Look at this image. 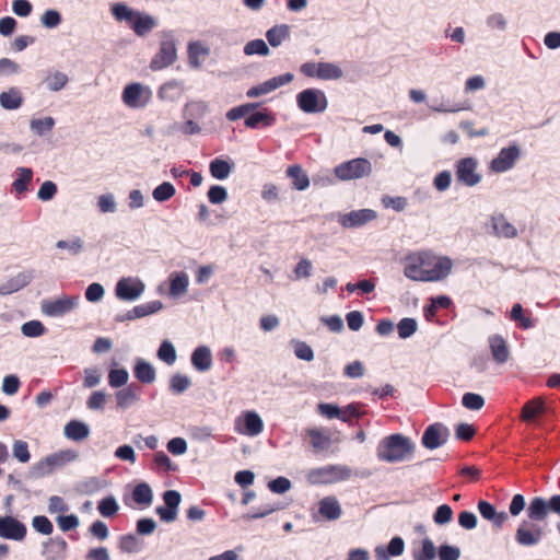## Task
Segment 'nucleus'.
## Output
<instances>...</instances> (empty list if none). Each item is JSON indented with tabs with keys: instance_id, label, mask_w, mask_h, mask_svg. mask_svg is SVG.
Returning <instances> with one entry per match:
<instances>
[{
	"instance_id": "47",
	"label": "nucleus",
	"mask_w": 560,
	"mask_h": 560,
	"mask_svg": "<svg viewBox=\"0 0 560 560\" xmlns=\"http://www.w3.org/2000/svg\"><path fill=\"white\" fill-rule=\"evenodd\" d=\"M175 195V187L168 182L159 185L152 192L156 201L163 202L171 199Z\"/></svg>"
},
{
	"instance_id": "11",
	"label": "nucleus",
	"mask_w": 560,
	"mask_h": 560,
	"mask_svg": "<svg viewBox=\"0 0 560 560\" xmlns=\"http://www.w3.org/2000/svg\"><path fill=\"white\" fill-rule=\"evenodd\" d=\"M521 156V149L512 144L500 150L499 154L491 161L490 168L495 173H504L511 170L516 160Z\"/></svg>"
},
{
	"instance_id": "23",
	"label": "nucleus",
	"mask_w": 560,
	"mask_h": 560,
	"mask_svg": "<svg viewBox=\"0 0 560 560\" xmlns=\"http://www.w3.org/2000/svg\"><path fill=\"white\" fill-rule=\"evenodd\" d=\"M31 272H20L16 276L10 278L4 283L0 284V294L8 295L25 288L32 281Z\"/></svg>"
},
{
	"instance_id": "45",
	"label": "nucleus",
	"mask_w": 560,
	"mask_h": 560,
	"mask_svg": "<svg viewBox=\"0 0 560 560\" xmlns=\"http://www.w3.org/2000/svg\"><path fill=\"white\" fill-rule=\"evenodd\" d=\"M158 357L166 364L172 365L176 360V350L170 341L164 340L159 348Z\"/></svg>"
},
{
	"instance_id": "37",
	"label": "nucleus",
	"mask_w": 560,
	"mask_h": 560,
	"mask_svg": "<svg viewBox=\"0 0 560 560\" xmlns=\"http://www.w3.org/2000/svg\"><path fill=\"white\" fill-rule=\"evenodd\" d=\"M33 178V171L28 167H19L18 177L14 179L12 186L15 192L24 194L28 190V186Z\"/></svg>"
},
{
	"instance_id": "19",
	"label": "nucleus",
	"mask_w": 560,
	"mask_h": 560,
	"mask_svg": "<svg viewBox=\"0 0 560 560\" xmlns=\"http://www.w3.org/2000/svg\"><path fill=\"white\" fill-rule=\"evenodd\" d=\"M114 18L121 22L126 21L137 35H140V13L130 10L124 3H116L112 7Z\"/></svg>"
},
{
	"instance_id": "50",
	"label": "nucleus",
	"mask_w": 560,
	"mask_h": 560,
	"mask_svg": "<svg viewBox=\"0 0 560 560\" xmlns=\"http://www.w3.org/2000/svg\"><path fill=\"white\" fill-rule=\"evenodd\" d=\"M154 465L159 470H161L163 472H170V471L177 470V465L174 464L164 452L155 453Z\"/></svg>"
},
{
	"instance_id": "4",
	"label": "nucleus",
	"mask_w": 560,
	"mask_h": 560,
	"mask_svg": "<svg viewBox=\"0 0 560 560\" xmlns=\"http://www.w3.org/2000/svg\"><path fill=\"white\" fill-rule=\"evenodd\" d=\"M352 477V469L346 465H327L312 469L307 480L313 485H329L348 480Z\"/></svg>"
},
{
	"instance_id": "14",
	"label": "nucleus",
	"mask_w": 560,
	"mask_h": 560,
	"mask_svg": "<svg viewBox=\"0 0 560 560\" xmlns=\"http://www.w3.org/2000/svg\"><path fill=\"white\" fill-rule=\"evenodd\" d=\"M450 436L448 429L442 423L429 425L422 435V445L428 450H435L446 443Z\"/></svg>"
},
{
	"instance_id": "26",
	"label": "nucleus",
	"mask_w": 560,
	"mask_h": 560,
	"mask_svg": "<svg viewBox=\"0 0 560 560\" xmlns=\"http://www.w3.org/2000/svg\"><path fill=\"white\" fill-rule=\"evenodd\" d=\"M191 364L197 371H208L212 365L210 349L207 346L197 347L191 354Z\"/></svg>"
},
{
	"instance_id": "18",
	"label": "nucleus",
	"mask_w": 560,
	"mask_h": 560,
	"mask_svg": "<svg viewBox=\"0 0 560 560\" xmlns=\"http://www.w3.org/2000/svg\"><path fill=\"white\" fill-rule=\"evenodd\" d=\"M544 536V532L539 526L530 525L527 521H523L515 533V540L521 546H535Z\"/></svg>"
},
{
	"instance_id": "28",
	"label": "nucleus",
	"mask_w": 560,
	"mask_h": 560,
	"mask_svg": "<svg viewBox=\"0 0 560 560\" xmlns=\"http://www.w3.org/2000/svg\"><path fill=\"white\" fill-rule=\"evenodd\" d=\"M545 412V404L540 397L528 400L522 408L521 420L530 422Z\"/></svg>"
},
{
	"instance_id": "24",
	"label": "nucleus",
	"mask_w": 560,
	"mask_h": 560,
	"mask_svg": "<svg viewBox=\"0 0 560 560\" xmlns=\"http://www.w3.org/2000/svg\"><path fill=\"white\" fill-rule=\"evenodd\" d=\"M489 347L491 350L492 358L497 363L503 364L508 362L510 358V351L506 341L502 336L493 335L489 337Z\"/></svg>"
},
{
	"instance_id": "43",
	"label": "nucleus",
	"mask_w": 560,
	"mask_h": 560,
	"mask_svg": "<svg viewBox=\"0 0 560 560\" xmlns=\"http://www.w3.org/2000/svg\"><path fill=\"white\" fill-rule=\"evenodd\" d=\"M122 101L126 105L137 107L140 101V83H132L125 88Z\"/></svg>"
},
{
	"instance_id": "29",
	"label": "nucleus",
	"mask_w": 560,
	"mask_h": 560,
	"mask_svg": "<svg viewBox=\"0 0 560 560\" xmlns=\"http://www.w3.org/2000/svg\"><path fill=\"white\" fill-rule=\"evenodd\" d=\"M116 295L122 301H133L140 295V284L130 279H121L116 285Z\"/></svg>"
},
{
	"instance_id": "61",
	"label": "nucleus",
	"mask_w": 560,
	"mask_h": 560,
	"mask_svg": "<svg viewBox=\"0 0 560 560\" xmlns=\"http://www.w3.org/2000/svg\"><path fill=\"white\" fill-rule=\"evenodd\" d=\"M452 517H453V510L447 504L440 505L433 515L434 522L439 525H444L446 523H450L452 521Z\"/></svg>"
},
{
	"instance_id": "60",
	"label": "nucleus",
	"mask_w": 560,
	"mask_h": 560,
	"mask_svg": "<svg viewBox=\"0 0 560 560\" xmlns=\"http://www.w3.org/2000/svg\"><path fill=\"white\" fill-rule=\"evenodd\" d=\"M382 202H383L384 207L392 208L397 212L405 210V208L408 205L407 198L401 197V196H396V197L384 196L382 199Z\"/></svg>"
},
{
	"instance_id": "57",
	"label": "nucleus",
	"mask_w": 560,
	"mask_h": 560,
	"mask_svg": "<svg viewBox=\"0 0 560 560\" xmlns=\"http://www.w3.org/2000/svg\"><path fill=\"white\" fill-rule=\"evenodd\" d=\"M436 556H439L440 560H458L460 549L456 546L441 545L436 550Z\"/></svg>"
},
{
	"instance_id": "32",
	"label": "nucleus",
	"mask_w": 560,
	"mask_h": 560,
	"mask_svg": "<svg viewBox=\"0 0 560 560\" xmlns=\"http://www.w3.org/2000/svg\"><path fill=\"white\" fill-rule=\"evenodd\" d=\"M65 435L72 441H82L90 434L89 427L79 420H71L65 425Z\"/></svg>"
},
{
	"instance_id": "39",
	"label": "nucleus",
	"mask_w": 560,
	"mask_h": 560,
	"mask_svg": "<svg viewBox=\"0 0 560 560\" xmlns=\"http://www.w3.org/2000/svg\"><path fill=\"white\" fill-rule=\"evenodd\" d=\"M290 30L285 24L277 25L267 31L266 37L272 47H278L281 43L289 37Z\"/></svg>"
},
{
	"instance_id": "33",
	"label": "nucleus",
	"mask_w": 560,
	"mask_h": 560,
	"mask_svg": "<svg viewBox=\"0 0 560 560\" xmlns=\"http://www.w3.org/2000/svg\"><path fill=\"white\" fill-rule=\"evenodd\" d=\"M287 176L292 179V186L298 190H305L310 186L307 174L298 164L287 168Z\"/></svg>"
},
{
	"instance_id": "36",
	"label": "nucleus",
	"mask_w": 560,
	"mask_h": 560,
	"mask_svg": "<svg viewBox=\"0 0 560 560\" xmlns=\"http://www.w3.org/2000/svg\"><path fill=\"white\" fill-rule=\"evenodd\" d=\"M188 283V276L185 272L172 273L170 277V294L173 296L184 294L187 291Z\"/></svg>"
},
{
	"instance_id": "13",
	"label": "nucleus",
	"mask_w": 560,
	"mask_h": 560,
	"mask_svg": "<svg viewBox=\"0 0 560 560\" xmlns=\"http://www.w3.org/2000/svg\"><path fill=\"white\" fill-rule=\"evenodd\" d=\"M376 217L377 213L372 209H360L340 214L338 222L345 229H355L375 220Z\"/></svg>"
},
{
	"instance_id": "63",
	"label": "nucleus",
	"mask_w": 560,
	"mask_h": 560,
	"mask_svg": "<svg viewBox=\"0 0 560 560\" xmlns=\"http://www.w3.org/2000/svg\"><path fill=\"white\" fill-rule=\"evenodd\" d=\"M57 194V185L51 180H46L42 184L37 197L43 201H48Z\"/></svg>"
},
{
	"instance_id": "22",
	"label": "nucleus",
	"mask_w": 560,
	"mask_h": 560,
	"mask_svg": "<svg viewBox=\"0 0 560 560\" xmlns=\"http://www.w3.org/2000/svg\"><path fill=\"white\" fill-rule=\"evenodd\" d=\"M478 511L485 520L492 522L495 528H501L509 518L506 512H497L495 508L488 501L480 500Z\"/></svg>"
},
{
	"instance_id": "7",
	"label": "nucleus",
	"mask_w": 560,
	"mask_h": 560,
	"mask_svg": "<svg viewBox=\"0 0 560 560\" xmlns=\"http://www.w3.org/2000/svg\"><path fill=\"white\" fill-rule=\"evenodd\" d=\"M296 102L304 113H322L328 105L325 93L317 89L303 90L298 94Z\"/></svg>"
},
{
	"instance_id": "38",
	"label": "nucleus",
	"mask_w": 560,
	"mask_h": 560,
	"mask_svg": "<svg viewBox=\"0 0 560 560\" xmlns=\"http://www.w3.org/2000/svg\"><path fill=\"white\" fill-rule=\"evenodd\" d=\"M209 171L212 177L222 180L229 177L232 166L228 161L217 158L210 162Z\"/></svg>"
},
{
	"instance_id": "5",
	"label": "nucleus",
	"mask_w": 560,
	"mask_h": 560,
	"mask_svg": "<svg viewBox=\"0 0 560 560\" xmlns=\"http://www.w3.org/2000/svg\"><path fill=\"white\" fill-rule=\"evenodd\" d=\"M372 173V164L368 159L357 158L337 165L335 176L340 180H351L369 176Z\"/></svg>"
},
{
	"instance_id": "35",
	"label": "nucleus",
	"mask_w": 560,
	"mask_h": 560,
	"mask_svg": "<svg viewBox=\"0 0 560 560\" xmlns=\"http://www.w3.org/2000/svg\"><path fill=\"white\" fill-rule=\"evenodd\" d=\"M22 103V94L15 88H11L8 91L2 92L0 94V105L5 109H18L19 107H21Z\"/></svg>"
},
{
	"instance_id": "21",
	"label": "nucleus",
	"mask_w": 560,
	"mask_h": 560,
	"mask_svg": "<svg viewBox=\"0 0 560 560\" xmlns=\"http://www.w3.org/2000/svg\"><path fill=\"white\" fill-rule=\"evenodd\" d=\"M405 550V541L401 537H393L387 547L377 546L374 549L376 560H389L390 557H399Z\"/></svg>"
},
{
	"instance_id": "55",
	"label": "nucleus",
	"mask_w": 560,
	"mask_h": 560,
	"mask_svg": "<svg viewBox=\"0 0 560 560\" xmlns=\"http://www.w3.org/2000/svg\"><path fill=\"white\" fill-rule=\"evenodd\" d=\"M21 330L26 337H39L45 332V326L39 320H30L22 325Z\"/></svg>"
},
{
	"instance_id": "42",
	"label": "nucleus",
	"mask_w": 560,
	"mask_h": 560,
	"mask_svg": "<svg viewBox=\"0 0 560 560\" xmlns=\"http://www.w3.org/2000/svg\"><path fill=\"white\" fill-rule=\"evenodd\" d=\"M318 79L336 80L342 77V70L330 62H318Z\"/></svg>"
},
{
	"instance_id": "58",
	"label": "nucleus",
	"mask_w": 560,
	"mask_h": 560,
	"mask_svg": "<svg viewBox=\"0 0 560 560\" xmlns=\"http://www.w3.org/2000/svg\"><path fill=\"white\" fill-rule=\"evenodd\" d=\"M55 120L52 117H45L42 119H33L31 121V128L38 135H44L54 128Z\"/></svg>"
},
{
	"instance_id": "64",
	"label": "nucleus",
	"mask_w": 560,
	"mask_h": 560,
	"mask_svg": "<svg viewBox=\"0 0 560 560\" xmlns=\"http://www.w3.org/2000/svg\"><path fill=\"white\" fill-rule=\"evenodd\" d=\"M68 77L62 72H55L47 79L48 88L51 91H59L66 86Z\"/></svg>"
},
{
	"instance_id": "12",
	"label": "nucleus",
	"mask_w": 560,
	"mask_h": 560,
	"mask_svg": "<svg viewBox=\"0 0 560 560\" xmlns=\"http://www.w3.org/2000/svg\"><path fill=\"white\" fill-rule=\"evenodd\" d=\"M77 457L78 454L70 450L54 453L42 459L36 465V469L39 471L40 476L49 475L56 467H61L66 463L74 460Z\"/></svg>"
},
{
	"instance_id": "15",
	"label": "nucleus",
	"mask_w": 560,
	"mask_h": 560,
	"mask_svg": "<svg viewBox=\"0 0 560 560\" xmlns=\"http://www.w3.org/2000/svg\"><path fill=\"white\" fill-rule=\"evenodd\" d=\"M176 59V47L171 38L161 42V46L154 58L151 60L150 68L154 71L172 65Z\"/></svg>"
},
{
	"instance_id": "8",
	"label": "nucleus",
	"mask_w": 560,
	"mask_h": 560,
	"mask_svg": "<svg viewBox=\"0 0 560 560\" xmlns=\"http://www.w3.org/2000/svg\"><path fill=\"white\" fill-rule=\"evenodd\" d=\"M477 160L474 158H464L457 161L455 165L457 180L468 187L479 184L481 175L477 173Z\"/></svg>"
},
{
	"instance_id": "53",
	"label": "nucleus",
	"mask_w": 560,
	"mask_h": 560,
	"mask_svg": "<svg viewBox=\"0 0 560 560\" xmlns=\"http://www.w3.org/2000/svg\"><path fill=\"white\" fill-rule=\"evenodd\" d=\"M97 509L104 517H112L117 513L118 504L113 497H107L100 501Z\"/></svg>"
},
{
	"instance_id": "59",
	"label": "nucleus",
	"mask_w": 560,
	"mask_h": 560,
	"mask_svg": "<svg viewBox=\"0 0 560 560\" xmlns=\"http://www.w3.org/2000/svg\"><path fill=\"white\" fill-rule=\"evenodd\" d=\"M208 199L213 205H219L228 199V191L221 185H213L208 190Z\"/></svg>"
},
{
	"instance_id": "17",
	"label": "nucleus",
	"mask_w": 560,
	"mask_h": 560,
	"mask_svg": "<svg viewBox=\"0 0 560 560\" xmlns=\"http://www.w3.org/2000/svg\"><path fill=\"white\" fill-rule=\"evenodd\" d=\"M163 500L164 505L156 508V514L161 521L171 523L176 520L180 494L175 490H167L163 494Z\"/></svg>"
},
{
	"instance_id": "25",
	"label": "nucleus",
	"mask_w": 560,
	"mask_h": 560,
	"mask_svg": "<svg viewBox=\"0 0 560 560\" xmlns=\"http://www.w3.org/2000/svg\"><path fill=\"white\" fill-rule=\"evenodd\" d=\"M244 429L237 428V431L248 436H256L264 430V422L255 411H246L243 416Z\"/></svg>"
},
{
	"instance_id": "6",
	"label": "nucleus",
	"mask_w": 560,
	"mask_h": 560,
	"mask_svg": "<svg viewBox=\"0 0 560 560\" xmlns=\"http://www.w3.org/2000/svg\"><path fill=\"white\" fill-rule=\"evenodd\" d=\"M549 512L560 515V494L552 495L548 501L535 497L527 508V516L532 521H544Z\"/></svg>"
},
{
	"instance_id": "56",
	"label": "nucleus",
	"mask_w": 560,
	"mask_h": 560,
	"mask_svg": "<svg viewBox=\"0 0 560 560\" xmlns=\"http://www.w3.org/2000/svg\"><path fill=\"white\" fill-rule=\"evenodd\" d=\"M13 456L21 463H27L31 459L28 444L25 441L16 440L13 443Z\"/></svg>"
},
{
	"instance_id": "52",
	"label": "nucleus",
	"mask_w": 560,
	"mask_h": 560,
	"mask_svg": "<svg viewBox=\"0 0 560 560\" xmlns=\"http://www.w3.org/2000/svg\"><path fill=\"white\" fill-rule=\"evenodd\" d=\"M462 404L469 410H480L485 406V399L479 394L466 393L462 398Z\"/></svg>"
},
{
	"instance_id": "2",
	"label": "nucleus",
	"mask_w": 560,
	"mask_h": 560,
	"mask_svg": "<svg viewBox=\"0 0 560 560\" xmlns=\"http://www.w3.org/2000/svg\"><path fill=\"white\" fill-rule=\"evenodd\" d=\"M260 107L259 103H244L232 107L225 114L229 121L244 118V126L248 129L267 128L276 124L275 114L267 107Z\"/></svg>"
},
{
	"instance_id": "49",
	"label": "nucleus",
	"mask_w": 560,
	"mask_h": 560,
	"mask_svg": "<svg viewBox=\"0 0 560 560\" xmlns=\"http://www.w3.org/2000/svg\"><path fill=\"white\" fill-rule=\"evenodd\" d=\"M33 528L43 535H50L54 532V525L45 515L34 516L32 520Z\"/></svg>"
},
{
	"instance_id": "31",
	"label": "nucleus",
	"mask_w": 560,
	"mask_h": 560,
	"mask_svg": "<svg viewBox=\"0 0 560 560\" xmlns=\"http://www.w3.org/2000/svg\"><path fill=\"white\" fill-rule=\"evenodd\" d=\"M319 514L326 520L334 521L341 516V506L334 497H326L319 502Z\"/></svg>"
},
{
	"instance_id": "41",
	"label": "nucleus",
	"mask_w": 560,
	"mask_h": 560,
	"mask_svg": "<svg viewBox=\"0 0 560 560\" xmlns=\"http://www.w3.org/2000/svg\"><path fill=\"white\" fill-rule=\"evenodd\" d=\"M510 318L516 322L522 329H529L534 327V320L530 316L524 315L523 306L520 303L512 306Z\"/></svg>"
},
{
	"instance_id": "44",
	"label": "nucleus",
	"mask_w": 560,
	"mask_h": 560,
	"mask_svg": "<svg viewBox=\"0 0 560 560\" xmlns=\"http://www.w3.org/2000/svg\"><path fill=\"white\" fill-rule=\"evenodd\" d=\"M418 328V324L415 318L405 317L397 324L398 336L401 339L409 338L412 336Z\"/></svg>"
},
{
	"instance_id": "46",
	"label": "nucleus",
	"mask_w": 560,
	"mask_h": 560,
	"mask_svg": "<svg viewBox=\"0 0 560 560\" xmlns=\"http://www.w3.org/2000/svg\"><path fill=\"white\" fill-rule=\"evenodd\" d=\"M244 54L247 56H267L269 54V48L262 39H253L244 46Z\"/></svg>"
},
{
	"instance_id": "51",
	"label": "nucleus",
	"mask_w": 560,
	"mask_h": 560,
	"mask_svg": "<svg viewBox=\"0 0 560 560\" xmlns=\"http://www.w3.org/2000/svg\"><path fill=\"white\" fill-rule=\"evenodd\" d=\"M191 385L188 376L183 374H175L170 382V389L175 394L184 393Z\"/></svg>"
},
{
	"instance_id": "27",
	"label": "nucleus",
	"mask_w": 560,
	"mask_h": 560,
	"mask_svg": "<svg viewBox=\"0 0 560 560\" xmlns=\"http://www.w3.org/2000/svg\"><path fill=\"white\" fill-rule=\"evenodd\" d=\"M68 547L67 541L62 537L50 538L43 545V555L48 560H56L61 558Z\"/></svg>"
},
{
	"instance_id": "34",
	"label": "nucleus",
	"mask_w": 560,
	"mask_h": 560,
	"mask_svg": "<svg viewBox=\"0 0 560 560\" xmlns=\"http://www.w3.org/2000/svg\"><path fill=\"white\" fill-rule=\"evenodd\" d=\"M492 226L498 236L513 238L517 235L516 228L502 214L492 218Z\"/></svg>"
},
{
	"instance_id": "62",
	"label": "nucleus",
	"mask_w": 560,
	"mask_h": 560,
	"mask_svg": "<svg viewBox=\"0 0 560 560\" xmlns=\"http://www.w3.org/2000/svg\"><path fill=\"white\" fill-rule=\"evenodd\" d=\"M40 22L45 27L54 28L61 23V15L56 10H47L42 15Z\"/></svg>"
},
{
	"instance_id": "10",
	"label": "nucleus",
	"mask_w": 560,
	"mask_h": 560,
	"mask_svg": "<svg viewBox=\"0 0 560 560\" xmlns=\"http://www.w3.org/2000/svg\"><path fill=\"white\" fill-rule=\"evenodd\" d=\"M27 528L24 523L11 515L0 516V537L9 540L22 541L25 539Z\"/></svg>"
},
{
	"instance_id": "3",
	"label": "nucleus",
	"mask_w": 560,
	"mask_h": 560,
	"mask_svg": "<svg viewBox=\"0 0 560 560\" xmlns=\"http://www.w3.org/2000/svg\"><path fill=\"white\" fill-rule=\"evenodd\" d=\"M415 443L410 438L395 433L383 438L376 447L378 460L385 463H400L409 459L415 453Z\"/></svg>"
},
{
	"instance_id": "54",
	"label": "nucleus",
	"mask_w": 560,
	"mask_h": 560,
	"mask_svg": "<svg viewBox=\"0 0 560 560\" xmlns=\"http://www.w3.org/2000/svg\"><path fill=\"white\" fill-rule=\"evenodd\" d=\"M129 375L125 369H113L108 374V383L112 387H120L128 382Z\"/></svg>"
},
{
	"instance_id": "20",
	"label": "nucleus",
	"mask_w": 560,
	"mask_h": 560,
	"mask_svg": "<svg viewBox=\"0 0 560 560\" xmlns=\"http://www.w3.org/2000/svg\"><path fill=\"white\" fill-rule=\"evenodd\" d=\"M410 552L412 560H434L436 558V547L430 537L413 541Z\"/></svg>"
},
{
	"instance_id": "48",
	"label": "nucleus",
	"mask_w": 560,
	"mask_h": 560,
	"mask_svg": "<svg viewBox=\"0 0 560 560\" xmlns=\"http://www.w3.org/2000/svg\"><path fill=\"white\" fill-rule=\"evenodd\" d=\"M56 247L60 249H68L70 255L77 256L83 250L84 242L80 237H75L70 241L61 240L56 243Z\"/></svg>"
},
{
	"instance_id": "40",
	"label": "nucleus",
	"mask_w": 560,
	"mask_h": 560,
	"mask_svg": "<svg viewBox=\"0 0 560 560\" xmlns=\"http://www.w3.org/2000/svg\"><path fill=\"white\" fill-rule=\"evenodd\" d=\"M182 84L177 81H171L163 84L159 90V97L164 101H175L180 96Z\"/></svg>"
},
{
	"instance_id": "9",
	"label": "nucleus",
	"mask_w": 560,
	"mask_h": 560,
	"mask_svg": "<svg viewBox=\"0 0 560 560\" xmlns=\"http://www.w3.org/2000/svg\"><path fill=\"white\" fill-rule=\"evenodd\" d=\"M78 303L79 296L63 295L56 300H44L42 302V311L47 316L59 317L73 311Z\"/></svg>"
},
{
	"instance_id": "30",
	"label": "nucleus",
	"mask_w": 560,
	"mask_h": 560,
	"mask_svg": "<svg viewBox=\"0 0 560 560\" xmlns=\"http://www.w3.org/2000/svg\"><path fill=\"white\" fill-rule=\"evenodd\" d=\"M305 432L315 452H322L330 446L331 439L323 429L312 428L306 429Z\"/></svg>"
},
{
	"instance_id": "16",
	"label": "nucleus",
	"mask_w": 560,
	"mask_h": 560,
	"mask_svg": "<svg viewBox=\"0 0 560 560\" xmlns=\"http://www.w3.org/2000/svg\"><path fill=\"white\" fill-rule=\"evenodd\" d=\"M293 80V74L288 72L278 77H273L258 85L252 86L247 90L246 96L249 98L259 97L261 95L268 94L280 86L290 83Z\"/></svg>"
},
{
	"instance_id": "1",
	"label": "nucleus",
	"mask_w": 560,
	"mask_h": 560,
	"mask_svg": "<svg viewBox=\"0 0 560 560\" xmlns=\"http://www.w3.org/2000/svg\"><path fill=\"white\" fill-rule=\"evenodd\" d=\"M452 267L451 258L421 250L406 257L404 275L412 281L436 282L445 279L451 273Z\"/></svg>"
}]
</instances>
